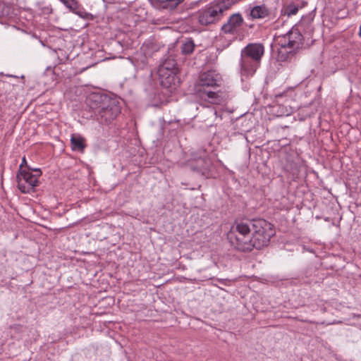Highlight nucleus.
<instances>
[{
	"mask_svg": "<svg viewBox=\"0 0 361 361\" xmlns=\"http://www.w3.org/2000/svg\"><path fill=\"white\" fill-rule=\"evenodd\" d=\"M89 105L95 111L97 120L108 124L121 113L119 102L106 94H91L88 98Z\"/></svg>",
	"mask_w": 361,
	"mask_h": 361,
	"instance_id": "f257e3e1",
	"label": "nucleus"
},
{
	"mask_svg": "<svg viewBox=\"0 0 361 361\" xmlns=\"http://www.w3.org/2000/svg\"><path fill=\"white\" fill-rule=\"evenodd\" d=\"M264 53L262 44H249L241 51V74L245 76L252 75L258 68Z\"/></svg>",
	"mask_w": 361,
	"mask_h": 361,
	"instance_id": "f03ea898",
	"label": "nucleus"
},
{
	"mask_svg": "<svg viewBox=\"0 0 361 361\" xmlns=\"http://www.w3.org/2000/svg\"><path fill=\"white\" fill-rule=\"evenodd\" d=\"M278 60L286 61L292 59L303 44V36L299 30L292 27L280 40Z\"/></svg>",
	"mask_w": 361,
	"mask_h": 361,
	"instance_id": "7ed1b4c3",
	"label": "nucleus"
},
{
	"mask_svg": "<svg viewBox=\"0 0 361 361\" xmlns=\"http://www.w3.org/2000/svg\"><path fill=\"white\" fill-rule=\"evenodd\" d=\"M253 221H235L228 234V238L231 244L238 250L250 251V233L252 231Z\"/></svg>",
	"mask_w": 361,
	"mask_h": 361,
	"instance_id": "20e7f679",
	"label": "nucleus"
},
{
	"mask_svg": "<svg viewBox=\"0 0 361 361\" xmlns=\"http://www.w3.org/2000/svg\"><path fill=\"white\" fill-rule=\"evenodd\" d=\"M275 232L272 225L264 219L253 220L252 234L249 240L250 251L253 248L259 250L268 245L270 238Z\"/></svg>",
	"mask_w": 361,
	"mask_h": 361,
	"instance_id": "39448f33",
	"label": "nucleus"
},
{
	"mask_svg": "<svg viewBox=\"0 0 361 361\" xmlns=\"http://www.w3.org/2000/svg\"><path fill=\"white\" fill-rule=\"evenodd\" d=\"M228 9L227 6L222 1H214L197 12L198 22L202 25H209L216 23Z\"/></svg>",
	"mask_w": 361,
	"mask_h": 361,
	"instance_id": "423d86ee",
	"label": "nucleus"
},
{
	"mask_svg": "<svg viewBox=\"0 0 361 361\" xmlns=\"http://www.w3.org/2000/svg\"><path fill=\"white\" fill-rule=\"evenodd\" d=\"M221 75L215 70H209L200 74L195 85L196 92L202 89L214 88L221 86Z\"/></svg>",
	"mask_w": 361,
	"mask_h": 361,
	"instance_id": "0eeeda50",
	"label": "nucleus"
},
{
	"mask_svg": "<svg viewBox=\"0 0 361 361\" xmlns=\"http://www.w3.org/2000/svg\"><path fill=\"white\" fill-rule=\"evenodd\" d=\"M16 178L18 188L23 193L33 192L35 188L38 185L39 181L37 179V176L26 170H19Z\"/></svg>",
	"mask_w": 361,
	"mask_h": 361,
	"instance_id": "6e6552de",
	"label": "nucleus"
},
{
	"mask_svg": "<svg viewBox=\"0 0 361 361\" xmlns=\"http://www.w3.org/2000/svg\"><path fill=\"white\" fill-rule=\"evenodd\" d=\"M197 95L205 102L213 104H220L225 102L227 94L221 90L212 91L209 89H202L196 92Z\"/></svg>",
	"mask_w": 361,
	"mask_h": 361,
	"instance_id": "1a4fd4ad",
	"label": "nucleus"
},
{
	"mask_svg": "<svg viewBox=\"0 0 361 361\" xmlns=\"http://www.w3.org/2000/svg\"><path fill=\"white\" fill-rule=\"evenodd\" d=\"M161 85L169 89L170 91L176 90L179 82L176 76V72H164V71H158Z\"/></svg>",
	"mask_w": 361,
	"mask_h": 361,
	"instance_id": "9d476101",
	"label": "nucleus"
},
{
	"mask_svg": "<svg viewBox=\"0 0 361 361\" xmlns=\"http://www.w3.org/2000/svg\"><path fill=\"white\" fill-rule=\"evenodd\" d=\"M243 23V18L240 13H234L231 15L227 23L221 27V30L225 34H233Z\"/></svg>",
	"mask_w": 361,
	"mask_h": 361,
	"instance_id": "9b49d317",
	"label": "nucleus"
},
{
	"mask_svg": "<svg viewBox=\"0 0 361 361\" xmlns=\"http://www.w3.org/2000/svg\"><path fill=\"white\" fill-rule=\"evenodd\" d=\"M71 144V148L74 151L83 152L86 147L85 140L80 135H72Z\"/></svg>",
	"mask_w": 361,
	"mask_h": 361,
	"instance_id": "f8f14e48",
	"label": "nucleus"
},
{
	"mask_svg": "<svg viewBox=\"0 0 361 361\" xmlns=\"http://www.w3.org/2000/svg\"><path fill=\"white\" fill-rule=\"evenodd\" d=\"M177 63L173 59L168 58L160 66L158 71H164V72H176Z\"/></svg>",
	"mask_w": 361,
	"mask_h": 361,
	"instance_id": "ddd939ff",
	"label": "nucleus"
},
{
	"mask_svg": "<svg viewBox=\"0 0 361 361\" xmlns=\"http://www.w3.org/2000/svg\"><path fill=\"white\" fill-rule=\"evenodd\" d=\"M153 4L163 8H174L179 4L182 3L184 0H152Z\"/></svg>",
	"mask_w": 361,
	"mask_h": 361,
	"instance_id": "4468645a",
	"label": "nucleus"
},
{
	"mask_svg": "<svg viewBox=\"0 0 361 361\" xmlns=\"http://www.w3.org/2000/svg\"><path fill=\"white\" fill-rule=\"evenodd\" d=\"M254 18H262L268 15V9L264 6H255L250 13Z\"/></svg>",
	"mask_w": 361,
	"mask_h": 361,
	"instance_id": "2eb2a0df",
	"label": "nucleus"
},
{
	"mask_svg": "<svg viewBox=\"0 0 361 361\" xmlns=\"http://www.w3.org/2000/svg\"><path fill=\"white\" fill-rule=\"evenodd\" d=\"M195 44L192 39H187L181 45V51L184 54H190L193 52Z\"/></svg>",
	"mask_w": 361,
	"mask_h": 361,
	"instance_id": "dca6fc26",
	"label": "nucleus"
},
{
	"mask_svg": "<svg viewBox=\"0 0 361 361\" xmlns=\"http://www.w3.org/2000/svg\"><path fill=\"white\" fill-rule=\"evenodd\" d=\"M62 2L70 11H74L79 8L78 2L76 0H59Z\"/></svg>",
	"mask_w": 361,
	"mask_h": 361,
	"instance_id": "f3484780",
	"label": "nucleus"
},
{
	"mask_svg": "<svg viewBox=\"0 0 361 361\" xmlns=\"http://www.w3.org/2000/svg\"><path fill=\"white\" fill-rule=\"evenodd\" d=\"M298 8L295 6H289L286 9L288 16L295 15L298 13Z\"/></svg>",
	"mask_w": 361,
	"mask_h": 361,
	"instance_id": "a211bd4d",
	"label": "nucleus"
},
{
	"mask_svg": "<svg viewBox=\"0 0 361 361\" xmlns=\"http://www.w3.org/2000/svg\"><path fill=\"white\" fill-rule=\"evenodd\" d=\"M28 168V170L29 171H35L36 173V176H37V179L38 180V177H39L42 174V172L40 171L39 169H31L30 167H27Z\"/></svg>",
	"mask_w": 361,
	"mask_h": 361,
	"instance_id": "6ab92c4d",
	"label": "nucleus"
},
{
	"mask_svg": "<svg viewBox=\"0 0 361 361\" xmlns=\"http://www.w3.org/2000/svg\"><path fill=\"white\" fill-rule=\"evenodd\" d=\"M27 165V161H26V159L25 157H24L22 159V163L20 165V170H23L22 168L23 166H26Z\"/></svg>",
	"mask_w": 361,
	"mask_h": 361,
	"instance_id": "aec40b11",
	"label": "nucleus"
},
{
	"mask_svg": "<svg viewBox=\"0 0 361 361\" xmlns=\"http://www.w3.org/2000/svg\"><path fill=\"white\" fill-rule=\"evenodd\" d=\"M359 35L361 37V25H360V27Z\"/></svg>",
	"mask_w": 361,
	"mask_h": 361,
	"instance_id": "412c9836",
	"label": "nucleus"
}]
</instances>
